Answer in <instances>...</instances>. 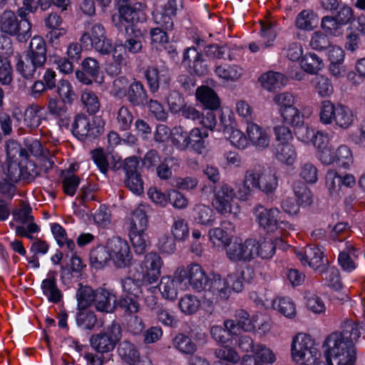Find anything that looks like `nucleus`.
Wrapping results in <instances>:
<instances>
[{"label":"nucleus","instance_id":"f257e3e1","mask_svg":"<svg viewBox=\"0 0 365 365\" xmlns=\"http://www.w3.org/2000/svg\"><path fill=\"white\" fill-rule=\"evenodd\" d=\"M341 329L330 334L324 341L327 363L328 365H355V344L363 327L352 320H346L341 324Z\"/></svg>","mask_w":365,"mask_h":365},{"label":"nucleus","instance_id":"f03ea898","mask_svg":"<svg viewBox=\"0 0 365 365\" xmlns=\"http://www.w3.org/2000/svg\"><path fill=\"white\" fill-rule=\"evenodd\" d=\"M46 60V43L41 37L36 36L31 38L28 50L25 51L24 58L19 59L16 63V71L24 79L33 80L40 76Z\"/></svg>","mask_w":365,"mask_h":365},{"label":"nucleus","instance_id":"7ed1b4c3","mask_svg":"<svg viewBox=\"0 0 365 365\" xmlns=\"http://www.w3.org/2000/svg\"><path fill=\"white\" fill-rule=\"evenodd\" d=\"M145 6L140 2L130 0H118L117 3L118 13L112 16V23L119 31H128L129 27H135V24L144 22L146 14L143 10Z\"/></svg>","mask_w":365,"mask_h":365},{"label":"nucleus","instance_id":"20e7f679","mask_svg":"<svg viewBox=\"0 0 365 365\" xmlns=\"http://www.w3.org/2000/svg\"><path fill=\"white\" fill-rule=\"evenodd\" d=\"M292 359L300 365H316L321 354L308 334L295 336L291 345Z\"/></svg>","mask_w":365,"mask_h":365},{"label":"nucleus","instance_id":"39448f33","mask_svg":"<svg viewBox=\"0 0 365 365\" xmlns=\"http://www.w3.org/2000/svg\"><path fill=\"white\" fill-rule=\"evenodd\" d=\"M80 41L86 49L94 48L102 55H108L113 50L111 40L107 38L106 29L101 23H88Z\"/></svg>","mask_w":365,"mask_h":365},{"label":"nucleus","instance_id":"423d86ee","mask_svg":"<svg viewBox=\"0 0 365 365\" xmlns=\"http://www.w3.org/2000/svg\"><path fill=\"white\" fill-rule=\"evenodd\" d=\"M122 338V328L115 321L105 327L99 333L91 336V348L100 354H107L114 350Z\"/></svg>","mask_w":365,"mask_h":365},{"label":"nucleus","instance_id":"0eeeda50","mask_svg":"<svg viewBox=\"0 0 365 365\" xmlns=\"http://www.w3.org/2000/svg\"><path fill=\"white\" fill-rule=\"evenodd\" d=\"M104 125V121L98 117L90 118L85 114H77L72 123L71 131L80 140H92L103 133Z\"/></svg>","mask_w":365,"mask_h":365},{"label":"nucleus","instance_id":"6e6552de","mask_svg":"<svg viewBox=\"0 0 365 365\" xmlns=\"http://www.w3.org/2000/svg\"><path fill=\"white\" fill-rule=\"evenodd\" d=\"M31 24L28 19L19 20L11 11H5L0 16V31L9 36H16L20 42L31 37Z\"/></svg>","mask_w":365,"mask_h":365},{"label":"nucleus","instance_id":"1a4fd4ad","mask_svg":"<svg viewBox=\"0 0 365 365\" xmlns=\"http://www.w3.org/2000/svg\"><path fill=\"white\" fill-rule=\"evenodd\" d=\"M252 182V187L269 195L276 190L278 179L275 173L266 170L263 166L257 164L250 168Z\"/></svg>","mask_w":365,"mask_h":365},{"label":"nucleus","instance_id":"9d476101","mask_svg":"<svg viewBox=\"0 0 365 365\" xmlns=\"http://www.w3.org/2000/svg\"><path fill=\"white\" fill-rule=\"evenodd\" d=\"M108 248H110L111 261L115 267L125 269L133 264V255L125 240L120 237L108 239Z\"/></svg>","mask_w":365,"mask_h":365},{"label":"nucleus","instance_id":"9b49d317","mask_svg":"<svg viewBox=\"0 0 365 365\" xmlns=\"http://www.w3.org/2000/svg\"><path fill=\"white\" fill-rule=\"evenodd\" d=\"M213 194L212 205L216 211L223 215L232 213V202L236 197L233 187L222 182L215 187Z\"/></svg>","mask_w":365,"mask_h":365},{"label":"nucleus","instance_id":"f8f14e48","mask_svg":"<svg viewBox=\"0 0 365 365\" xmlns=\"http://www.w3.org/2000/svg\"><path fill=\"white\" fill-rule=\"evenodd\" d=\"M256 240L247 239L244 242L230 243L226 249L227 258L233 262H250L257 257Z\"/></svg>","mask_w":365,"mask_h":365},{"label":"nucleus","instance_id":"ddd939ff","mask_svg":"<svg viewBox=\"0 0 365 365\" xmlns=\"http://www.w3.org/2000/svg\"><path fill=\"white\" fill-rule=\"evenodd\" d=\"M175 274H178L182 282L187 279L192 288L197 292L205 291L208 280L211 278L207 276L204 269L198 264H191L186 269L178 268Z\"/></svg>","mask_w":365,"mask_h":365},{"label":"nucleus","instance_id":"4468645a","mask_svg":"<svg viewBox=\"0 0 365 365\" xmlns=\"http://www.w3.org/2000/svg\"><path fill=\"white\" fill-rule=\"evenodd\" d=\"M254 214L259 226L267 232H275L283 224L280 220V211L276 207L267 209L258 205L254 208Z\"/></svg>","mask_w":365,"mask_h":365},{"label":"nucleus","instance_id":"2eb2a0df","mask_svg":"<svg viewBox=\"0 0 365 365\" xmlns=\"http://www.w3.org/2000/svg\"><path fill=\"white\" fill-rule=\"evenodd\" d=\"M231 293L225 279L219 274H213L208 280L205 289V297L208 298L210 303H218L221 300H226Z\"/></svg>","mask_w":365,"mask_h":365},{"label":"nucleus","instance_id":"dca6fc26","mask_svg":"<svg viewBox=\"0 0 365 365\" xmlns=\"http://www.w3.org/2000/svg\"><path fill=\"white\" fill-rule=\"evenodd\" d=\"M144 76L151 93L159 91L160 83L163 87H168L171 80L169 70L163 66H148L144 71Z\"/></svg>","mask_w":365,"mask_h":365},{"label":"nucleus","instance_id":"f3484780","mask_svg":"<svg viewBox=\"0 0 365 365\" xmlns=\"http://www.w3.org/2000/svg\"><path fill=\"white\" fill-rule=\"evenodd\" d=\"M182 63L187 66L190 73L197 76H205L208 73L207 60L195 47L187 48L185 51Z\"/></svg>","mask_w":365,"mask_h":365},{"label":"nucleus","instance_id":"a211bd4d","mask_svg":"<svg viewBox=\"0 0 365 365\" xmlns=\"http://www.w3.org/2000/svg\"><path fill=\"white\" fill-rule=\"evenodd\" d=\"M294 255L303 264H308L314 269L325 264L324 252L318 247L308 245L301 249H294Z\"/></svg>","mask_w":365,"mask_h":365},{"label":"nucleus","instance_id":"6ab92c4d","mask_svg":"<svg viewBox=\"0 0 365 365\" xmlns=\"http://www.w3.org/2000/svg\"><path fill=\"white\" fill-rule=\"evenodd\" d=\"M176 0H168L163 7L153 12V20L160 28L171 31L174 26L173 17L176 15Z\"/></svg>","mask_w":365,"mask_h":365},{"label":"nucleus","instance_id":"aec40b11","mask_svg":"<svg viewBox=\"0 0 365 365\" xmlns=\"http://www.w3.org/2000/svg\"><path fill=\"white\" fill-rule=\"evenodd\" d=\"M163 261L156 252H150L145 256L143 262L142 277L147 284H152L157 282L160 276V268Z\"/></svg>","mask_w":365,"mask_h":365},{"label":"nucleus","instance_id":"412c9836","mask_svg":"<svg viewBox=\"0 0 365 365\" xmlns=\"http://www.w3.org/2000/svg\"><path fill=\"white\" fill-rule=\"evenodd\" d=\"M255 277L254 269L250 266H246L243 269H237L228 274L225 279L230 290L240 293L244 289V283H252Z\"/></svg>","mask_w":365,"mask_h":365},{"label":"nucleus","instance_id":"4be33fe9","mask_svg":"<svg viewBox=\"0 0 365 365\" xmlns=\"http://www.w3.org/2000/svg\"><path fill=\"white\" fill-rule=\"evenodd\" d=\"M68 103L57 97L48 98L47 109L49 114L53 116L60 127L68 128L70 123V113L67 106Z\"/></svg>","mask_w":365,"mask_h":365},{"label":"nucleus","instance_id":"5701e85b","mask_svg":"<svg viewBox=\"0 0 365 365\" xmlns=\"http://www.w3.org/2000/svg\"><path fill=\"white\" fill-rule=\"evenodd\" d=\"M128 102L133 107H144L148 103V91L140 81L134 79L125 94Z\"/></svg>","mask_w":365,"mask_h":365},{"label":"nucleus","instance_id":"b1692460","mask_svg":"<svg viewBox=\"0 0 365 365\" xmlns=\"http://www.w3.org/2000/svg\"><path fill=\"white\" fill-rule=\"evenodd\" d=\"M131 32L126 33V38L123 43H120V48L123 49L125 55H137L143 52V31L136 27L131 28Z\"/></svg>","mask_w":365,"mask_h":365},{"label":"nucleus","instance_id":"393cba45","mask_svg":"<svg viewBox=\"0 0 365 365\" xmlns=\"http://www.w3.org/2000/svg\"><path fill=\"white\" fill-rule=\"evenodd\" d=\"M82 71H76V78L85 85H90L96 80L100 73L99 63L92 57L86 58L81 63Z\"/></svg>","mask_w":365,"mask_h":365},{"label":"nucleus","instance_id":"a878e982","mask_svg":"<svg viewBox=\"0 0 365 365\" xmlns=\"http://www.w3.org/2000/svg\"><path fill=\"white\" fill-rule=\"evenodd\" d=\"M115 296L110 291L99 288L96 290L94 307L97 311L113 313L116 309Z\"/></svg>","mask_w":365,"mask_h":365},{"label":"nucleus","instance_id":"bb28decb","mask_svg":"<svg viewBox=\"0 0 365 365\" xmlns=\"http://www.w3.org/2000/svg\"><path fill=\"white\" fill-rule=\"evenodd\" d=\"M195 96L197 100L207 109L216 110L220 106V99L217 94L207 86L198 87Z\"/></svg>","mask_w":365,"mask_h":365},{"label":"nucleus","instance_id":"cd10ccee","mask_svg":"<svg viewBox=\"0 0 365 365\" xmlns=\"http://www.w3.org/2000/svg\"><path fill=\"white\" fill-rule=\"evenodd\" d=\"M182 282L178 274L175 277L164 276L161 278L158 289L164 299L173 301L178 297V286Z\"/></svg>","mask_w":365,"mask_h":365},{"label":"nucleus","instance_id":"c85d7f7f","mask_svg":"<svg viewBox=\"0 0 365 365\" xmlns=\"http://www.w3.org/2000/svg\"><path fill=\"white\" fill-rule=\"evenodd\" d=\"M41 287L49 302L57 304L61 300L63 295L57 286L55 272H48L47 278L42 281Z\"/></svg>","mask_w":365,"mask_h":365},{"label":"nucleus","instance_id":"c756f323","mask_svg":"<svg viewBox=\"0 0 365 365\" xmlns=\"http://www.w3.org/2000/svg\"><path fill=\"white\" fill-rule=\"evenodd\" d=\"M247 133L249 140L255 147L263 149L269 144V138L267 132L256 123H250L247 124Z\"/></svg>","mask_w":365,"mask_h":365},{"label":"nucleus","instance_id":"7c9ffc66","mask_svg":"<svg viewBox=\"0 0 365 365\" xmlns=\"http://www.w3.org/2000/svg\"><path fill=\"white\" fill-rule=\"evenodd\" d=\"M118 354L122 361L128 365H135L140 356L136 346L127 340L118 343Z\"/></svg>","mask_w":365,"mask_h":365},{"label":"nucleus","instance_id":"2f4dec72","mask_svg":"<svg viewBox=\"0 0 365 365\" xmlns=\"http://www.w3.org/2000/svg\"><path fill=\"white\" fill-rule=\"evenodd\" d=\"M108 240L106 246H97L90 252L91 265L98 269L106 267L111 261Z\"/></svg>","mask_w":365,"mask_h":365},{"label":"nucleus","instance_id":"473e14b6","mask_svg":"<svg viewBox=\"0 0 365 365\" xmlns=\"http://www.w3.org/2000/svg\"><path fill=\"white\" fill-rule=\"evenodd\" d=\"M148 207L140 205L132 214L130 222V232H145L148 226L147 215Z\"/></svg>","mask_w":365,"mask_h":365},{"label":"nucleus","instance_id":"72a5a7b5","mask_svg":"<svg viewBox=\"0 0 365 365\" xmlns=\"http://www.w3.org/2000/svg\"><path fill=\"white\" fill-rule=\"evenodd\" d=\"M120 282L124 294L135 297H140L142 286L149 284L143 277L141 278L136 277L135 274L122 279Z\"/></svg>","mask_w":365,"mask_h":365},{"label":"nucleus","instance_id":"f704fd0d","mask_svg":"<svg viewBox=\"0 0 365 365\" xmlns=\"http://www.w3.org/2000/svg\"><path fill=\"white\" fill-rule=\"evenodd\" d=\"M194 220L202 225L212 226L215 221V214L209 206L200 204L193 208Z\"/></svg>","mask_w":365,"mask_h":365},{"label":"nucleus","instance_id":"c9c22d12","mask_svg":"<svg viewBox=\"0 0 365 365\" xmlns=\"http://www.w3.org/2000/svg\"><path fill=\"white\" fill-rule=\"evenodd\" d=\"M319 17L312 11L304 9L296 17L295 26L301 30H313L317 26Z\"/></svg>","mask_w":365,"mask_h":365},{"label":"nucleus","instance_id":"e433bc0d","mask_svg":"<svg viewBox=\"0 0 365 365\" xmlns=\"http://www.w3.org/2000/svg\"><path fill=\"white\" fill-rule=\"evenodd\" d=\"M262 87L269 91L280 88L286 83V77L278 72L269 71L259 78Z\"/></svg>","mask_w":365,"mask_h":365},{"label":"nucleus","instance_id":"4c0bfd02","mask_svg":"<svg viewBox=\"0 0 365 365\" xmlns=\"http://www.w3.org/2000/svg\"><path fill=\"white\" fill-rule=\"evenodd\" d=\"M216 75L227 81H236L243 75V69L235 64H221L215 68Z\"/></svg>","mask_w":365,"mask_h":365},{"label":"nucleus","instance_id":"58836bf2","mask_svg":"<svg viewBox=\"0 0 365 365\" xmlns=\"http://www.w3.org/2000/svg\"><path fill=\"white\" fill-rule=\"evenodd\" d=\"M173 346L180 352L192 355L197 351V345L192 339L182 333H178L173 339Z\"/></svg>","mask_w":365,"mask_h":365},{"label":"nucleus","instance_id":"ea45409f","mask_svg":"<svg viewBox=\"0 0 365 365\" xmlns=\"http://www.w3.org/2000/svg\"><path fill=\"white\" fill-rule=\"evenodd\" d=\"M274 155L278 160L287 165L293 164L297 157L296 150L291 143H278Z\"/></svg>","mask_w":365,"mask_h":365},{"label":"nucleus","instance_id":"a19ab883","mask_svg":"<svg viewBox=\"0 0 365 365\" xmlns=\"http://www.w3.org/2000/svg\"><path fill=\"white\" fill-rule=\"evenodd\" d=\"M282 241L279 238H276L272 240V239H264L260 242L256 240V250L257 256L261 257L262 259H270L275 253L277 246L282 243Z\"/></svg>","mask_w":365,"mask_h":365},{"label":"nucleus","instance_id":"79ce46f5","mask_svg":"<svg viewBox=\"0 0 365 365\" xmlns=\"http://www.w3.org/2000/svg\"><path fill=\"white\" fill-rule=\"evenodd\" d=\"M190 132L185 130L182 127H175L171 132V142L180 151L190 149Z\"/></svg>","mask_w":365,"mask_h":365},{"label":"nucleus","instance_id":"37998d69","mask_svg":"<svg viewBox=\"0 0 365 365\" xmlns=\"http://www.w3.org/2000/svg\"><path fill=\"white\" fill-rule=\"evenodd\" d=\"M232 225L229 221H224L220 227L210 229L209 230V237L211 241L215 243L216 241L228 246L230 244V235L228 232L229 227Z\"/></svg>","mask_w":365,"mask_h":365},{"label":"nucleus","instance_id":"c03bdc74","mask_svg":"<svg viewBox=\"0 0 365 365\" xmlns=\"http://www.w3.org/2000/svg\"><path fill=\"white\" fill-rule=\"evenodd\" d=\"M139 297L123 294L116 299V309H121L126 314H136L140 311Z\"/></svg>","mask_w":365,"mask_h":365},{"label":"nucleus","instance_id":"a18cd8bd","mask_svg":"<svg viewBox=\"0 0 365 365\" xmlns=\"http://www.w3.org/2000/svg\"><path fill=\"white\" fill-rule=\"evenodd\" d=\"M96 290L91 287L80 284L76 293L78 307L81 309H85L94 304Z\"/></svg>","mask_w":365,"mask_h":365},{"label":"nucleus","instance_id":"49530a36","mask_svg":"<svg viewBox=\"0 0 365 365\" xmlns=\"http://www.w3.org/2000/svg\"><path fill=\"white\" fill-rule=\"evenodd\" d=\"M301 67L309 73H316L321 70L324 63L322 60L314 53H308L301 58Z\"/></svg>","mask_w":365,"mask_h":365},{"label":"nucleus","instance_id":"de8ad7c7","mask_svg":"<svg viewBox=\"0 0 365 365\" xmlns=\"http://www.w3.org/2000/svg\"><path fill=\"white\" fill-rule=\"evenodd\" d=\"M206 132L202 133L197 128H193L190 131V149L198 154H202L205 150V138L207 137Z\"/></svg>","mask_w":365,"mask_h":365},{"label":"nucleus","instance_id":"09e8293b","mask_svg":"<svg viewBox=\"0 0 365 365\" xmlns=\"http://www.w3.org/2000/svg\"><path fill=\"white\" fill-rule=\"evenodd\" d=\"M272 307L288 318H292L296 314L295 304L293 301L288 297L274 299L272 302Z\"/></svg>","mask_w":365,"mask_h":365},{"label":"nucleus","instance_id":"8fccbe9b","mask_svg":"<svg viewBox=\"0 0 365 365\" xmlns=\"http://www.w3.org/2000/svg\"><path fill=\"white\" fill-rule=\"evenodd\" d=\"M56 88V93L59 96L58 98L67 102L69 106L72 105L77 96L71 83L67 80L62 79L59 81Z\"/></svg>","mask_w":365,"mask_h":365},{"label":"nucleus","instance_id":"3c124183","mask_svg":"<svg viewBox=\"0 0 365 365\" xmlns=\"http://www.w3.org/2000/svg\"><path fill=\"white\" fill-rule=\"evenodd\" d=\"M254 359V365H263L264 363L272 364L276 361V357L272 351L262 344H257ZM248 365V364H245Z\"/></svg>","mask_w":365,"mask_h":365},{"label":"nucleus","instance_id":"603ef678","mask_svg":"<svg viewBox=\"0 0 365 365\" xmlns=\"http://www.w3.org/2000/svg\"><path fill=\"white\" fill-rule=\"evenodd\" d=\"M42 108L36 104H32L25 111L24 122L26 125L34 129L38 128L41 123V117L40 112Z\"/></svg>","mask_w":365,"mask_h":365},{"label":"nucleus","instance_id":"864d4df0","mask_svg":"<svg viewBox=\"0 0 365 365\" xmlns=\"http://www.w3.org/2000/svg\"><path fill=\"white\" fill-rule=\"evenodd\" d=\"M336 105L330 101H324L320 106L319 119L321 123L327 125L336 122Z\"/></svg>","mask_w":365,"mask_h":365},{"label":"nucleus","instance_id":"5fc2aeb1","mask_svg":"<svg viewBox=\"0 0 365 365\" xmlns=\"http://www.w3.org/2000/svg\"><path fill=\"white\" fill-rule=\"evenodd\" d=\"M133 121V115L130 109L122 106L118 110L116 114V123L120 131L128 130Z\"/></svg>","mask_w":365,"mask_h":365},{"label":"nucleus","instance_id":"6e6d98bb","mask_svg":"<svg viewBox=\"0 0 365 365\" xmlns=\"http://www.w3.org/2000/svg\"><path fill=\"white\" fill-rule=\"evenodd\" d=\"M335 124L344 129L348 128L353 122V115L349 108L344 105L337 104Z\"/></svg>","mask_w":365,"mask_h":365},{"label":"nucleus","instance_id":"4d7b16f0","mask_svg":"<svg viewBox=\"0 0 365 365\" xmlns=\"http://www.w3.org/2000/svg\"><path fill=\"white\" fill-rule=\"evenodd\" d=\"M76 320L79 327L86 330H91L97 324L96 315L91 311L78 312Z\"/></svg>","mask_w":365,"mask_h":365},{"label":"nucleus","instance_id":"13d9d810","mask_svg":"<svg viewBox=\"0 0 365 365\" xmlns=\"http://www.w3.org/2000/svg\"><path fill=\"white\" fill-rule=\"evenodd\" d=\"M293 190L297 201L301 205H309L312 203V192L304 182L301 181L294 182Z\"/></svg>","mask_w":365,"mask_h":365},{"label":"nucleus","instance_id":"bf43d9fd","mask_svg":"<svg viewBox=\"0 0 365 365\" xmlns=\"http://www.w3.org/2000/svg\"><path fill=\"white\" fill-rule=\"evenodd\" d=\"M178 305L182 312L193 314L198 310L200 301L194 295L186 294L180 299Z\"/></svg>","mask_w":365,"mask_h":365},{"label":"nucleus","instance_id":"052dcab7","mask_svg":"<svg viewBox=\"0 0 365 365\" xmlns=\"http://www.w3.org/2000/svg\"><path fill=\"white\" fill-rule=\"evenodd\" d=\"M279 113L283 119V123L285 124L295 127L303 123V115H301L299 110L294 106L283 109Z\"/></svg>","mask_w":365,"mask_h":365},{"label":"nucleus","instance_id":"680f3d73","mask_svg":"<svg viewBox=\"0 0 365 365\" xmlns=\"http://www.w3.org/2000/svg\"><path fill=\"white\" fill-rule=\"evenodd\" d=\"M166 102L169 110L173 114H179L186 104L183 96L176 91H172L169 93Z\"/></svg>","mask_w":365,"mask_h":365},{"label":"nucleus","instance_id":"e2e57ef3","mask_svg":"<svg viewBox=\"0 0 365 365\" xmlns=\"http://www.w3.org/2000/svg\"><path fill=\"white\" fill-rule=\"evenodd\" d=\"M309 45L314 50L324 51H327L332 43L327 35L321 31H315L312 34Z\"/></svg>","mask_w":365,"mask_h":365},{"label":"nucleus","instance_id":"0e129e2a","mask_svg":"<svg viewBox=\"0 0 365 365\" xmlns=\"http://www.w3.org/2000/svg\"><path fill=\"white\" fill-rule=\"evenodd\" d=\"M81 101L91 115L96 114L100 109V102L97 96L91 91H85L81 95Z\"/></svg>","mask_w":365,"mask_h":365},{"label":"nucleus","instance_id":"69168bd1","mask_svg":"<svg viewBox=\"0 0 365 365\" xmlns=\"http://www.w3.org/2000/svg\"><path fill=\"white\" fill-rule=\"evenodd\" d=\"M312 83L316 92L322 97L329 96L333 92V86L330 81L324 76H315L312 79Z\"/></svg>","mask_w":365,"mask_h":365},{"label":"nucleus","instance_id":"338daca9","mask_svg":"<svg viewBox=\"0 0 365 365\" xmlns=\"http://www.w3.org/2000/svg\"><path fill=\"white\" fill-rule=\"evenodd\" d=\"M129 236L135 252L137 255L144 254L148 247V237L145 232H129Z\"/></svg>","mask_w":365,"mask_h":365},{"label":"nucleus","instance_id":"774afa93","mask_svg":"<svg viewBox=\"0 0 365 365\" xmlns=\"http://www.w3.org/2000/svg\"><path fill=\"white\" fill-rule=\"evenodd\" d=\"M13 81V68L8 56H0V83L9 85Z\"/></svg>","mask_w":365,"mask_h":365}]
</instances>
